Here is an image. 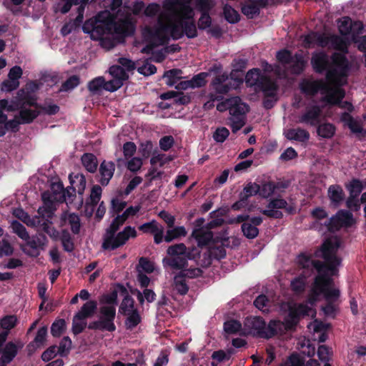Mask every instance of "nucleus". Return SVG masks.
<instances>
[{
    "label": "nucleus",
    "instance_id": "f257e3e1",
    "mask_svg": "<svg viewBox=\"0 0 366 366\" xmlns=\"http://www.w3.org/2000/svg\"><path fill=\"white\" fill-rule=\"evenodd\" d=\"M192 1H164V11L159 14L157 25L154 28L145 27L143 30V38L147 46L142 49V52L151 53L154 61L161 62L165 58L166 49L154 51V46L164 44L171 37L178 39L184 34L189 38L197 36Z\"/></svg>",
    "mask_w": 366,
    "mask_h": 366
},
{
    "label": "nucleus",
    "instance_id": "f03ea898",
    "mask_svg": "<svg viewBox=\"0 0 366 366\" xmlns=\"http://www.w3.org/2000/svg\"><path fill=\"white\" fill-rule=\"evenodd\" d=\"M340 247V240L338 237H331L327 239L321 249L316 254L324 259L322 264L305 253L297 257V265L306 269L308 274L314 269L318 272L308 295L307 302L310 305H314L322 297H325L327 302H332L338 298L339 290L334 287L330 277L336 274V267L340 264V259L336 254Z\"/></svg>",
    "mask_w": 366,
    "mask_h": 366
},
{
    "label": "nucleus",
    "instance_id": "7ed1b4c3",
    "mask_svg": "<svg viewBox=\"0 0 366 366\" xmlns=\"http://www.w3.org/2000/svg\"><path fill=\"white\" fill-rule=\"evenodd\" d=\"M312 64L318 72L327 69L326 81H307L302 83V89L310 94L320 93L323 101L327 104H338L345 94L341 86L347 84L348 61L342 54H335L330 63L325 54L316 53L312 56Z\"/></svg>",
    "mask_w": 366,
    "mask_h": 366
},
{
    "label": "nucleus",
    "instance_id": "20e7f679",
    "mask_svg": "<svg viewBox=\"0 0 366 366\" xmlns=\"http://www.w3.org/2000/svg\"><path fill=\"white\" fill-rule=\"evenodd\" d=\"M84 33L89 34L92 39L99 40L105 49H112L122 36L131 35L134 31V19L131 14L114 22L109 11L99 12L95 17L88 19L82 26Z\"/></svg>",
    "mask_w": 366,
    "mask_h": 366
},
{
    "label": "nucleus",
    "instance_id": "39448f33",
    "mask_svg": "<svg viewBox=\"0 0 366 366\" xmlns=\"http://www.w3.org/2000/svg\"><path fill=\"white\" fill-rule=\"evenodd\" d=\"M337 24L340 32L345 36V39L335 35L311 33L304 37L305 46L308 47L319 46L345 51L347 42L356 41L357 36L362 33L363 24L361 21L352 22L347 16L339 19Z\"/></svg>",
    "mask_w": 366,
    "mask_h": 366
},
{
    "label": "nucleus",
    "instance_id": "423d86ee",
    "mask_svg": "<svg viewBox=\"0 0 366 366\" xmlns=\"http://www.w3.org/2000/svg\"><path fill=\"white\" fill-rule=\"evenodd\" d=\"M118 62L120 65H114L109 68V72L112 77L111 80L105 81L103 77H97L89 83V89L92 92H97L102 89L109 92H114L119 89L128 79V72L134 70L136 65L126 58H119Z\"/></svg>",
    "mask_w": 366,
    "mask_h": 366
},
{
    "label": "nucleus",
    "instance_id": "0eeeda50",
    "mask_svg": "<svg viewBox=\"0 0 366 366\" xmlns=\"http://www.w3.org/2000/svg\"><path fill=\"white\" fill-rule=\"evenodd\" d=\"M314 305L290 303L287 305L289 314L285 322L280 320H271L267 326V332L264 333V338H270L276 335H282L291 330L301 317L305 316L315 317L316 311L313 307Z\"/></svg>",
    "mask_w": 366,
    "mask_h": 366
},
{
    "label": "nucleus",
    "instance_id": "6e6552de",
    "mask_svg": "<svg viewBox=\"0 0 366 366\" xmlns=\"http://www.w3.org/2000/svg\"><path fill=\"white\" fill-rule=\"evenodd\" d=\"M245 81L248 86L260 88L267 98L264 102L265 107L270 108L273 106V103L277 101V86L266 74L262 75L258 69H251L246 74Z\"/></svg>",
    "mask_w": 366,
    "mask_h": 366
},
{
    "label": "nucleus",
    "instance_id": "1a4fd4ad",
    "mask_svg": "<svg viewBox=\"0 0 366 366\" xmlns=\"http://www.w3.org/2000/svg\"><path fill=\"white\" fill-rule=\"evenodd\" d=\"M277 58L279 64L274 66H267L265 68V71H274L279 77H284L286 76L285 70H289L293 74H299L304 69L305 61L300 54L292 56L290 51L282 50L277 52Z\"/></svg>",
    "mask_w": 366,
    "mask_h": 366
},
{
    "label": "nucleus",
    "instance_id": "9d476101",
    "mask_svg": "<svg viewBox=\"0 0 366 366\" xmlns=\"http://www.w3.org/2000/svg\"><path fill=\"white\" fill-rule=\"evenodd\" d=\"M120 226L113 221L107 229L102 243V247L104 249H117L124 245L130 238L134 239L137 237V230L130 226H127L122 232L116 233Z\"/></svg>",
    "mask_w": 366,
    "mask_h": 366
},
{
    "label": "nucleus",
    "instance_id": "9b49d317",
    "mask_svg": "<svg viewBox=\"0 0 366 366\" xmlns=\"http://www.w3.org/2000/svg\"><path fill=\"white\" fill-rule=\"evenodd\" d=\"M194 249H189L183 243L176 244L169 246L167 250L171 259H163L164 266H169L173 269H183L187 265L188 259H194Z\"/></svg>",
    "mask_w": 366,
    "mask_h": 366
},
{
    "label": "nucleus",
    "instance_id": "f8f14e48",
    "mask_svg": "<svg viewBox=\"0 0 366 366\" xmlns=\"http://www.w3.org/2000/svg\"><path fill=\"white\" fill-rule=\"evenodd\" d=\"M71 189H66L62 192L61 196L58 197V194H51L49 192H44L42 194V200L44 205L39 208L38 214L42 217L51 219L56 210V202L61 201L64 199L66 203L70 202L71 197L74 196L76 188L72 186Z\"/></svg>",
    "mask_w": 366,
    "mask_h": 366
},
{
    "label": "nucleus",
    "instance_id": "ddd939ff",
    "mask_svg": "<svg viewBox=\"0 0 366 366\" xmlns=\"http://www.w3.org/2000/svg\"><path fill=\"white\" fill-rule=\"evenodd\" d=\"M230 114L229 122L232 132L239 130L245 124L244 114L248 112V106L238 97L227 99Z\"/></svg>",
    "mask_w": 366,
    "mask_h": 366
},
{
    "label": "nucleus",
    "instance_id": "4468645a",
    "mask_svg": "<svg viewBox=\"0 0 366 366\" xmlns=\"http://www.w3.org/2000/svg\"><path fill=\"white\" fill-rule=\"evenodd\" d=\"M116 299V294L104 297L105 302L109 305H104L101 308V315L97 322L99 328L108 331H114L115 330L116 327L113 321L116 313L114 307Z\"/></svg>",
    "mask_w": 366,
    "mask_h": 366
},
{
    "label": "nucleus",
    "instance_id": "2eb2a0df",
    "mask_svg": "<svg viewBox=\"0 0 366 366\" xmlns=\"http://www.w3.org/2000/svg\"><path fill=\"white\" fill-rule=\"evenodd\" d=\"M21 93H24V91H20L19 92V98L11 102H16L19 104V109H20L19 114L20 122L28 124L31 122L39 115V112L36 107L31 108L34 106L35 100L34 99L22 97Z\"/></svg>",
    "mask_w": 366,
    "mask_h": 366
},
{
    "label": "nucleus",
    "instance_id": "dca6fc26",
    "mask_svg": "<svg viewBox=\"0 0 366 366\" xmlns=\"http://www.w3.org/2000/svg\"><path fill=\"white\" fill-rule=\"evenodd\" d=\"M211 71H214L217 74V76L212 81L214 89L219 93H227L230 89H235L242 83L241 78L228 79L226 73L221 72L220 66H214Z\"/></svg>",
    "mask_w": 366,
    "mask_h": 366
},
{
    "label": "nucleus",
    "instance_id": "f3484780",
    "mask_svg": "<svg viewBox=\"0 0 366 366\" xmlns=\"http://www.w3.org/2000/svg\"><path fill=\"white\" fill-rule=\"evenodd\" d=\"M19 109V104L16 102H9L6 99L0 100V128L4 129V134L7 130L16 132L19 129L20 122L19 116L17 115L14 119L6 122V116L4 114V111L13 112Z\"/></svg>",
    "mask_w": 366,
    "mask_h": 366
},
{
    "label": "nucleus",
    "instance_id": "a211bd4d",
    "mask_svg": "<svg viewBox=\"0 0 366 366\" xmlns=\"http://www.w3.org/2000/svg\"><path fill=\"white\" fill-rule=\"evenodd\" d=\"M280 209H284L285 212L291 214L295 210V207L293 203L288 204L285 199L278 198L272 200L262 212L269 217L280 218L282 216Z\"/></svg>",
    "mask_w": 366,
    "mask_h": 366
},
{
    "label": "nucleus",
    "instance_id": "6ab92c4d",
    "mask_svg": "<svg viewBox=\"0 0 366 366\" xmlns=\"http://www.w3.org/2000/svg\"><path fill=\"white\" fill-rule=\"evenodd\" d=\"M244 334L248 333L264 337V334L267 332V327L264 320L258 317L247 318L244 322Z\"/></svg>",
    "mask_w": 366,
    "mask_h": 366
},
{
    "label": "nucleus",
    "instance_id": "aec40b11",
    "mask_svg": "<svg viewBox=\"0 0 366 366\" xmlns=\"http://www.w3.org/2000/svg\"><path fill=\"white\" fill-rule=\"evenodd\" d=\"M321 109L318 106L308 107L299 117L297 122L315 126L320 122Z\"/></svg>",
    "mask_w": 366,
    "mask_h": 366
},
{
    "label": "nucleus",
    "instance_id": "412c9836",
    "mask_svg": "<svg viewBox=\"0 0 366 366\" xmlns=\"http://www.w3.org/2000/svg\"><path fill=\"white\" fill-rule=\"evenodd\" d=\"M354 222L352 215L347 211H340L330 220L329 229L337 230L342 227L350 226Z\"/></svg>",
    "mask_w": 366,
    "mask_h": 366
},
{
    "label": "nucleus",
    "instance_id": "4be33fe9",
    "mask_svg": "<svg viewBox=\"0 0 366 366\" xmlns=\"http://www.w3.org/2000/svg\"><path fill=\"white\" fill-rule=\"evenodd\" d=\"M64 2V6L61 9V12L63 14L67 13L71 8L73 4L74 5H80L78 8V15L76 18V22L77 24L81 23L84 19V12L86 4L89 2V0H61Z\"/></svg>",
    "mask_w": 366,
    "mask_h": 366
},
{
    "label": "nucleus",
    "instance_id": "5701e85b",
    "mask_svg": "<svg viewBox=\"0 0 366 366\" xmlns=\"http://www.w3.org/2000/svg\"><path fill=\"white\" fill-rule=\"evenodd\" d=\"M102 188L99 185H94L91 191L90 197L86 204L85 212L87 216H91L94 212V207L97 204L101 199Z\"/></svg>",
    "mask_w": 366,
    "mask_h": 366
},
{
    "label": "nucleus",
    "instance_id": "b1692460",
    "mask_svg": "<svg viewBox=\"0 0 366 366\" xmlns=\"http://www.w3.org/2000/svg\"><path fill=\"white\" fill-rule=\"evenodd\" d=\"M13 214L27 226L32 227H38L41 224V218H43L40 214V217L35 216L34 217H30L28 214L21 208L15 209L13 211Z\"/></svg>",
    "mask_w": 366,
    "mask_h": 366
},
{
    "label": "nucleus",
    "instance_id": "393cba45",
    "mask_svg": "<svg viewBox=\"0 0 366 366\" xmlns=\"http://www.w3.org/2000/svg\"><path fill=\"white\" fill-rule=\"evenodd\" d=\"M307 327L311 332L314 333V335L316 333L319 334L317 337H314L315 340H317L320 342H323L327 340V335L326 334V331L328 327L327 325L315 320L312 322L310 323L307 325Z\"/></svg>",
    "mask_w": 366,
    "mask_h": 366
},
{
    "label": "nucleus",
    "instance_id": "a878e982",
    "mask_svg": "<svg viewBox=\"0 0 366 366\" xmlns=\"http://www.w3.org/2000/svg\"><path fill=\"white\" fill-rule=\"evenodd\" d=\"M61 224L62 226L69 224L74 233H79L80 230V219L78 215L74 213L64 212L61 217Z\"/></svg>",
    "mask_w": 366,
    "mask_h": 366
},
{
    "label": "nucleus",
    "instance_id": "bb28decb",
    "mask_svg": "<svg viewBox=\"0 0 366 366\" xmlns=\"http://www.w3.org/2000/svg\"><path fill=\"white\" fill-rule=\"evenodd\" d=\"M115 165L111 162H103L99 168L101 174L100 182L102 185H107L113 177Z\"/></svg>",
    "mask_w": 366,
    "mask_h": 366
},
{
    "label": "nucleus",
    "instance_id": "cd10ccee",
    "mask_svg": "<svg viewBox=\"0 0 366 366\" xmlns=\"http://www.w3.org/2000/svg\"><path fill=\"white\" fill-rule=\"evenodd\" d=\"M22 347L23 344L21 342L16 344L12 342H8L3 350L1 359L4 362H10L16 355L18 350Z\"/></svg>",
    "mask_w": 366,
    "mask_h": 366
},
{
    "label": "nucleus",
    "instance_id": "c85d7f7f",
    "mask_svg": "<svg viewBox=\"0 0 366 366\" xmlns=\"http://www.w3.org/2000/svg\"><path fill=\"white\" fill-rule=\"evenodd\" d=\"M285 137L290 140L306 142L310 138V134L305 129L301 128L289 129L285 131Z\"/></svg>",
    "mask_w": 366,
    "mask_h": 366
},
{
    "label": "nucleus",
    "instance_id": "c756f323",
    "mask_svg": "<svg viewBox=\"0 0 366 366\" xmlns=\"http://www.w3.org/2000/svg\"><path fill=\"white\" fill-rule=\"evenodd\" d=\"M192 236L197 239L198 244L203 246L207 244L212 239V233L209 228H197L192 232Z\"/></svg>",
    "mask_w": 366,
    "mask_h": 366
},
{
    "label": "nucleus",
    "instance_id": "7c9ffc66",
    "mask_svg": "<svg viewBox=\"0 0 366 366\" xmlns=\"http://www.w3.org/2000/svg\"><path fill=\"white\" fill-rule=\"evenodd\" d=\"M46 335V327H43L39 329L34 341L28 346L29 351L33 352L39 348L42 347L45 345Z\"/></svg>",
    "mask_w": 366,
    "mask_h": 366
},
{
    "label": "nucleus",
    "instance_id": "2f4dec72",
    "mask_svg": "<svg viewBox=\"0 0 366 366\" xmlns=\"http://www.w3.org/2000/svg\"><path fill=\"white\" fill-rule=\"evenodd\" d=\"M187 234V230L183 226H178L169 227L166 232L164 236V241L166 242H171L174 239H179L182 237H185Z\"/></svg>",
    "mask_w": 366,
    "mask_h": 366
},
{
    "label": "nucleus",
    "instance_id": "473e14b6",
    "mask_svg": "<svg viewBox=\"0 0 366 366\" xmlns=\"http://www.w3.org/2000/svg\"><path fill=\"white\" fill-rule=\"evenodd\" d=\"M341 120L355 134L363 132L362 127L359 122L355 120L348 113H343L341 116Z\"/></svg>",
    "mask_w": 366,
    "mask_h": 366
},
{
    "label": "nucleus",
    "instance_id": "72a5a7b5",
    "mask_svg": "<svg viewBox=\"0 0 366 366\" xmlns=\"http://www.w3.org/2000/svg\"><path fill=\"white\" fill-rule=\"evenodd\" d=\"M25 241L27 245L34 250L43 249L47 242L46 237L42 234H38Z\"/></svg>",
    "mask_w": 366,
    "mask_h": 366
},
{
    "label": "nucleus",
    "instance_id": "f704fd0d",
    "mask_svg": "<svg viewBox=\"0 0 366 366\" xmlns=\"http://www.w3.org/2000/svg\"><path fill=\"white\" fill-rule=\"evenodd\" d=\"M182 71L180 69H172L165 72L164 78L166 84L170 86H174L182 79Z\"/></svg>",
    "mask_w": 366,
    "mask_h": 366
},
{
    "label": "nucleus",
    "instance_id": "c9c22d12",
    "mask_svg": "<svg viewBox=\"0 0 366 366\" xmlns=\"http://www.w3.org/2000/svg\"><path fill=\"white\" fill-rule=\"evenodd\" d=\"M140 209L139 205L129 207L122 214L117 215L113 221L118 223L119 225H122L129 217H133L139 212Z\"/></svg>",
    "mask_w": 366,
    "mask_h": 366
},
{
    "label": "nucleus",
    "instance_id": "e433bc0d",
    "mask_svg": "<svg viewBox=\"0 0 366 366\" xmlns=\"http://www.w3.org/2000/svg\"><path fill=\"white\" fill-rule=\"evenodd\" d=\"M83 166L89 172H94L97 170L98 162L95 156L92 154H84L81 157Z\"/></svg>",
    "mask_w": 366,
    "mask_h": 366
},
{
    "label": "nucleus",
    "instance_id": "4c0bfd02",
    "mask_svg": "<svg viewBox=\"0 0 366 366\" xmlns=\"http://www.w3.org/2000/svg\"><path fill=\"white\" fill-rule=\"evenodd\" d=\"M69 179L71 185L76 188L79 194H82L86 187L84 176L81 174H76L74 177L70 175Z\"/></svg>",
    "mask_w": 366,
    "mask_h": 366
},
{
    "label": "nucleus",
    "instance_id": "58836bf2",
    "mask_svg": "<svg viewBox=\"0 0 366 366\" xmlns=\"http://www.w3.org/2000/svg\"><path fill=\"white\" fill-rule=\"evenodd\" d=\"M259 185L256 183H248L244 188L243 189V191L240 193L239 197L245 199H247L252 197L257 193H259Z\"/></svg>",
    "mask_w": 366,
    "mask_h": 366
},
{
    "label": "nucleus",
    "instance_id": "ea45409f",
    "mask_svg": "<svg viewBox=\"0 0 366 366\" xmlns=\"http://www.w3.org/2000/svg\"><path fill=\"white\" fill-rule=\"evenodd\" d=\"M127 312V314H124V315L127 316L125 325L127 329L131 330L135 327L140 322L141 317L136 310L132 312Z\"/></svg>",
    "mask_w": 366,
    "mask_h": 366
},
{
    "label": "nucleus",
    "instance_id": "a19ab883",
    "mask_svg": "<svg viewBox=\"0 0 366 366\" xmlns=\"http://www.w3.org/2000/svg\"><path fill=\"white\" fill-rule=\"evenodd\" d=\"M330 199L335 204H338L343 199V192L340 187L337 185L330 186L328 189Z\"/></svg>",
    "mask_w": 366,
    "mask_h": 366
},
{
    "label": "nucleus",
    "instance_id": "79ce46f5",
    "mask_svg": "<svg viewBox=\"0 0 366 366\" xmlns=\"http://www.w3.org/2000/svg\"><path fill=\"white\" fill-rule=\"evenodd\" d=\"M224 331L227 334H243L241 324L234 320H228L224 325Z\"/></svg>",
    "mask_w": 366,
    "mask_h": 366
},
{
    "label": "nucleus",
    "instance_id": "37998d69",
    "mask_svg": "<svg viewBox=\"0 0 366 366\" xmlns=\"http://www.w3.org/2000/svg\"><path fill=\"white\" fill-rule=\"evenodd\" d=\"M278 188V185L274 182H266L259 187V194L262 197L267 198L272 194H274L276 192V189Z\"/></svg>",
    "mask_w": 366,
    "mask_h": 366
},
{
    "label": "nucleus",
    "instance_id": "c03bdc74",
    "mask_svg": "<svg viewBox=\"0 0 366 366\" xmlns=\"http://www.w3.org/2000/svg\"><path fill=\"white\" fill-rule=\"evenodd\" d=\"M11 227L12 231L23 240H28L29 239V235L26 228L19 222L12 221L11 222Z\"/></svg>",
    "mask_w": 366,
    "mask_h": 366
},
{
    "label": "nucleus",
    "instance_id": "a18cd8bd",
    "mask_svg": "<svg viewBox=\"0 0 366 366\" xmlns=\"http://www.w3.org/2000/svg\"><path fill=\"white\" fill-rule=\"evenodd\" d=\"M335 127L330 123L320 124L317 128L318 134L323 138H330L335 134Z\"/></svg>",
    "mask_w": 366,
    "mask_h": 366
},
{
    "label": "nucleus",
    "instance_id": "49530a36",
    "mask_svg": "<svg viewBox=\"0 0 366 366\" xmlns=\"http://www.w3.org/2000/svg\"><path fill=\"white\" fill-rule=\"evenodd\" d=\"M86 325V318L78 313L74 317L72 331L74 334H79L83 331Z\"/></svg>",
    "mask_w": 366,
    "mask_h": 366
},
{
    "label": "nucleus",
    "instance_id": "de8ad7c7",
    "mask_svg": "<svg viewBox=\"0 0 366 366\" xmlns=\"http://www.w3.org/2000/svg\"><path fill=\"white\" fill-rule=\"evenodd\" d=\"M305 274L295 277L291 281V288L296 293H300L304 291L306 285Z\"/></svg>",
    "mask_w": 366,
    "mask_h": 366
},
{
    "label": "nucleus",
    "instance_id": "09e8293b",
    "mask_svg": "<svg viewBox=\"0 0 366 366\" xmlns=\"http://www.w3.org/2000/svg\"><path fill=\"white\" fill-rule=\"evenodd\" d=\"M97 305L96 302L89 301L83 305L78 314L86 319L94 312L97 309Z\"/></svg>",
    "mask_w": 366,
    "mask_h": 366
},
{
    "label": "nucleus",
    "instance_id": "8fccbe9b",
    "mask_svg": "<svg viewBox=\"0 0 366 366\" xmlns=\"http://www.w3.org/2000/svg\"><path fill=\"white\" fill-rule=\"evenodd\" d=\"M242 230L244 235L249 239H254L259 233V230L250 222H244L242 225Z\"/></svg>",
    "mask_w": 366,
    "mask_h": 366
},
{
    "label": "nucleus",
    "instance_id": "3c124183",
    "mask_svg": "<svg viewBox=\"0 0 366 366\" xmlns=\"http://www.w3.org/2000/svg\"><path fill=\"white\" fill-rule=\"evenodd\" d=\"M172 160V157L164 154H153L150 159V163L152 165H159L162 167L165 164L169 162Z\"/></svg>",
    "mask_w": 366,
    "mask_h": 366
},
{
    "label": "nucleus",
    "instance_id": "603ef678",
    "mask_svg": "<svg viewBox=\"0 0 366 366\" xmlns=\"http://www.w3.org/2000/svg\"><path fill=\"white\" fill-rule=\"evenodd\" d=\"M137 71L144 76H149L156 73L157 68L147 60L142 66L137 62Z\"/></svg>",
    "mask_w": 366,
    "mask_h": 366
},
{
    "label": "nucleus",
    "instance_id": "864d4df0",
    "mask_svg": "<svg viewBox=\"0 0 366 366\" xmlns=\"http://www.w3.org/2000/svg\"><path fill=\"white\" fill-rule=\"evenodd\" d=\"M66 329V322L60 319L55 321L51 327V332L54 337H59Z\"/></svg>",
    "mask_w": 366,
    "mask_h": 366
},
{
    "label": "nucleus",
    "instance_id": "5fc2aeb1",
    "mask_svg": "<svg viewBox=\"0 0 366 366\" xmlns=\"http://www.w3.org/2000/svg\"><path fill=\"white\" fill-rule=\"evenodd\" d=\"M162 225L155 220H152L149 222L144 223L139 226V230L144 233L154 234Z\"/></svg>",
    "mask_w": 366,
    "mask_h": 366
},
{
    "label": "nucleus",
    "instance_id": "6e6d98bb",
    "mask_svg": "<svg viewBox=\"0 0 366 366\" xmlns=\"http://www.w3.org/2000/svg\"><path fill=\"white\" fill-rule=\"evenodd\" d=\"M224 14L225 19L229 23H236L239 20V14L231 6L226 5L224 7Z\"/></svg>",
    "mask_w": 366,
    "mask_h": 366
},
{
    "label": "nucleus",
    "instance_id": "4d7b16f0",
    "mask_svg": "<svg viewBox=\"0 0 366 366\" xmlns=\"http://www.w3.org/2000/svg\"><path fill=\"white\" fill-rule=\"evenodd\" d=\"M229 132L225 127L217 128L213 134V139L217 143L224 142L229 137Z\"/></svg>",
    "mask_w": 366,
    "mask_h": 366
},
{
    "label": "nucleus",
    "instance_id": "13d9d810",
    "mask_svg": "<svg viewBox=\"0 0 366 366\" xmlns=\"http://www.w3.org/2000/svg\"><path fill=\"white\" fill-rule=\"evenodd\" d=\"M143 164L142 159L140 157H131L129 160H128L127 163V169L132 172H136L139 171Z\"/></svg>",
    "mask_w": 366,
    "mask_h": 366
},
{
    "label": "nucleus",
    "instance_id": "bf43d9fd",
    "mask_svg": "<svg viewBox=\"0 0 366 366\" xmlns=\"http://www.w3.org/2000/svg\"><path fill=\"white\" fill-rule=\"evenodd\" d=\"M208 73L202 72L194 76L190 81L192 88H197L204 86L206 84V78Z\"/></svg>",
    "mask_w": 366,
    "mask_h": 366
},
{
    "label": "nucleus",
    "instance_id": "052dcab7",
    "mask_svg": "<svg viewBox=\"0 0 366 366\" xmlns=\"http://www.w3.org/2000/svg\"><path fill=\"white\" fill-rule=\"evenodd\" d=\"M154 292L148 289H145L143 292H137V299L141 303H143L144 300H146L148 302H152L155 299Z\"/></svg>",
    "mask_w": 366,
    "mask_h": 366
},
{
    "label": "nucleus",
    "instance_id": "680f3d73",
    "mask_svg": "<svg viewBox=\"0 0 366 366\" xmlns=\"http://www.w3.org/2000/svg\"><path fill=\"white\" fill-rule=\"evenodd\" d=\"M139 269H140L141 272L143 271L151 273L154 270V264L147 259L142 257L139 262L138 270Z\"/></svg>",
    "mask_w": 366,
    "mask_h": 366
},
{
    "label": "nucleus",
    "instance_id": "e2e57ef3",
    "mask_svg": "<svg viewBox=\"0 0 366 366\" xmlns=\"http://www.w3.org/2000/svg\"><path fill=\"white\" fill-rule=\"evenodd\" d=\"M19 85V81H16L8 77V79L2 82L0 89L3 92H11L16 89Z\"/></svg>",
    "mask_w": 366,
    "mask_h": 366
},
{
    "label": "nucleus",
    "instance_id": "0e129e2a",
    "mask_svg": "<svg viewBox=\"0 0 366 366\" xmlns=\"http://www.w3.org/2000/svg\"><path fill=\"white\" fill-rule=\"evenodd\" d=\"M137 147L134 142H126L123 146L124 156L126 159L131 158L136 152Z\"/></svg>",
    "mask_w": 366,
    "mask_h": 366
},
{
    "label": "nucleus",
    "instance_id": "69168bd1",
    "mask_svg": "<svg viewBox=\"0 0 366 366\" xmlns=\"http://www.w3.org/2000/svg\"><path fill=\"white\" fill-rule=\"evenodd\" d=\"M79 84V79L76 76H72L69 78L62 85V91H68L74 89Z\"/></svg>",
    "mask_w": 366,
    "mask_h": 366
},
{
    "label": "nucleus",
    "instance_id": "338daca9",
    "mask_svg": "<svg viewBox=\"0 0 366 366\" xmlns=\"http://www.w3.org/2000/svg\"><path fill=\"white\" fill-rule=\"evenodd\" d=\"M254 304L259 310H262L263 312L268 311V300L265 295L258 296L254 300Z\"/></svg>",
    "mask_w": 366,
    "mask_h": 366
},
{
    "label": "nucleus",
    "instance_id": "774afa93",
    "mask_svg": "<svg viewBox=\"0 0 366 366\" xmlns=\"http://www.w3.org/2000/svg\"><path fill=\"white\" fill-rule=\"evenodd\" d=\"M61 240L64 249L67 252H71L73 249V242L71 239L70 235L67 232H63Z\"/></svg>",
    "mask_w": 366,
    "mask_h": 366
}]
</instances>
